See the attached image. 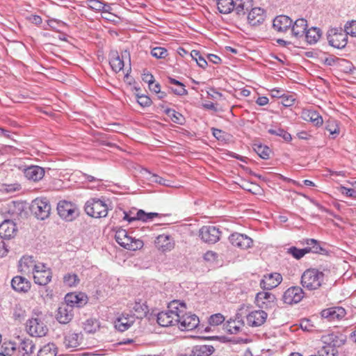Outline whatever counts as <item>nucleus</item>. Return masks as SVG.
Returning a JSON list of instances; mask_svg holds the SVG:
<instances>
[{
  "label": "nucleus",
  "mask_w": 356,
  "mask_h": 356,
  "mask_svg": "<svg viewBox=\"0 0 356 356\" xmlns=\"http://www.w3.org/2000/svg\"><path fill=\"white\" fill-rule=\"evenodd\" d=\"M46 315L38 310H33L31 317L26 323V331L33 337L46 336L49 328L45 321Z\"/></svg>",
  "instance_id": "nucleus-1"
},
{
  "label": "nucleus",
  "mask_w": 356,
  "mask_h": 356,
  "mask_svg": "<svg viewBox=\"0 0 356 356\" xmlns=\"http://www.w3.org/2000/svg\"><path fill=\"white\" fill-rule=\"evenodd\" d=\"M323 277V272L314 268L307 269L301 277V284L308 290H316L321 286Z\"/></svg>",
  "instance_id": "nucleus-2"
},
{
  "label": "nucleus",
  "mask_w": 356,
  "mask_h": 356,
  "mask_svg": "<svg viewBox=\"0 0 356 356\" xmlns=\"http://www.w3.org/2000/svg\"><path fill=\"white\" fill-rule=\"evenodd\" d=\"M86 213L93 218H104L108 214V207L107 204L99 198L88 200L84 207Z\"/></svg>",
  "instance_id": "nucleus-3"
},
{
  "label": "nucleus",
  "mask_w": 356,
  "mask_h": 356,
  "mask_svg": "<svg viewBox=\"0 0 356 356\" xmlns=\"http://www.w3.org/2000/svg\"><path fill=\"white\" fill-rule=\"evenodd\" d=\"M327 37L329 44L337 49L344 48L348 42V36L341 27L329 29Z\"/></svg>",
  "instance_id": "nucleus-4"
},
{
  "label": "nucleus",
  "mask_w": 356,
  "mask_h": 356,
  "mask_svg": "<svg viewBox=\"0 0 356 356\" xmlns=\"http://www.w3.org/2000/svg\"><path fill=\"white\" fill-rule=\"evenodd\" d=\"M31 210L38 219L44 220L49 216L51 205L46 197L36 198L31 203Z\"/></svg>",
  "instance_id": "nucleus-5"
},
{
  "label": "nucleus",
  "mask_w": 356,
  "mask_h": 356,
  "mask_svg": "<svg viewBox=\"0 0 356 356\" xmlns=\"http://www.w3.org/2000/svg\"><path fill=\"white\" fill-rule=\"evenodd\" d=\"M221 232L219 228L208 225L203 226L199 231V236L207 243L214 244L220 238Z\"/></svg>",
  "instance_id": "nucleus-6"
},
{
  "label": "nucleus",
  "mask_w": 356,
  "mask_h": 356,
  "mask_svg": "<svg viewBox=\"0 0 356 356\" xmlns=\"http://www.w3.org/2000/svg\"><path fill=\"white\" fill-rule=\"evenodd\" d=\"M57 210L58 215L66 220L71 221L77 216L78 211L74 204L65 200L58 203Z\"/></svg>",
  "instance_id": "nucleus-7"
},
{
  "label": "nucleus",
  "mask_w": 356,
  "mask_h": 356,
  "mask_svg": "<svg viewBox=\"0 0 356 356\" xmlns=\"http://www.w3.org/2000/svg\"><path fill=\"white\" fill-rule=\"evenodd\" d=\"M33 273L35 284L44 286L51 280V272L44 264H38Z\"/></svg>",
  "instance_id": "nucleus-8"
},
{
  "label": "nucleus",
  "mask_w": 356,
  "mask_h": 356,
  "mask_svg": "<svg viewBox=\"0 0 356 356\" xmlns=\"http://www.w3.org/2000/svg\"><path fill=\"white\" fill-rule=\"evenodd\" d=\"M199 323V318L195 314L189 313L183 314L177 321V324H179V327L182 331H189L196 328Z\"/></svg>",
  "instance_id": "nucleus-9"
},
{
  "label": "nucleus",
  "mask_w": 356,
  "mask_h": 356,
  "mask_svg": "<svg viewBox=\"0 0 356 356\" xmlns=\"http://www.w3.org/2000/svg\"><path fill=\"white\" fill-rule=\"evenodd\" d=\"M282 281V276L279 273H271L263 276L260 286L264 290H271L277 287Z\"/></svg>",
  "instance_id": "nucleus-10"
},
{
  "label": "nucleus",
  "mask_w": 356,
  "mask_h": 356,
  "mask_svg": "<svg viewBox=\"0 0 356 356\" xmlns=\"http://www.w3.org/2000/svg\"><path fill=\"white\" fill-rule=\"evenodd\" d=\"M304 297L303 290L300 286H291L283 294V301L286 304L291 305L300 302Z\"/></svg>",
  "instance_id": "nucleus-11"
},
{
  "label": "nucleus",
  "mask_w": 356,
  "mask_h": 356,
  "mask_svg": "<svg viewBox=\"0 0 356 356\" xmlns=\"http://www.w3.org/2000/svg\"><path fill=\"white\" fill-rule=\"evenodd\" d=\"M268 317V314L264 310H255L250 312L247 314V323L251 327H259L263 325Z\"/></svg>",
  "instance_id": "nucleus-12"
},
{
  "label": "nucleus",
  "mask_w": 356,
  "mask_h": 356,
  "mask_svg": "<svg viewBox=\"0 0 356 356\" xmlns=\"http://www.w3.org/2000/svg\"><path fill=\"white\" fill-rule=\"evenodd\" d=\"M229 239L232 245L243 250L252 247L253 243L250 237L237 232L231 234Z\"/></svg>",
  "instance_id": "nucleus-13"
},
{
  "label": "nucleus",
  "mask_w": 356,
  "mask_h": 356,
  "mask_svg": "<svg viewBox=\"0 0 356 356\" xmlns=\"http://www.w3.org/2000/svg\"><path fill=\"white\" fill-rule=\"evenodd\" d=\"M276 300L275 296L270 292L261 291L257 293L255 301L259 307L268 309L275 305Z\"/></svg>",
  "instance_id": "nucleus-14"
},
{
  "label": "nucleus",
  "mask_w": 356,
  "mask_h": 356,
  "mask_svg": "<svg viewBox=\"0 0 356 356\" xmlns=\"http://www.w3.org/2000/svg\"><path fill=\"white\" fill-rule=\"evenodd\" d=\"M321 316L327 319L328 321H339L345 317L346 310L341 307H333L323 309L321 312Z\"/></svg>",
  "instance_id": "nucleus-15"
},
{
  "label": "nucleus",
  "mask_w": 356,
  "mask_h": 356,
  "mask_svg": "<svg viewBox=\"0 0 356 356\" xmlns=\"http://www.w3.org/2000/svg\"><path fill=\"white\" fill-rule=\"evenodd\" d=\"M87 296L83 293H67L65 297V303L70 305L74 309V307H81L87 303Z\"/></svg>",
  "instance_id": "nucleus-16"
},
{
  "label": "nucleus",
  "mask_w": 356,
  "mask_h": 356,
  "mask_svg": "<svg viewBox=\"0 0 356 356\" xmlns=\"http://www.w3.org/2000/svg\"><path fill=\"white\" fill-rule=\"evenodd\" d=\"M135 320V315L122 314L115 321V327L120 332H124L134 324Z\"/></svg>",
  "instance_id": "nucleus-17"
},
{
  "label": "nucleus",
  "mask_w": 356,
  "mask_h": 356,
  "mask_svg": "<svg viewBox=\"0 0 356 356\" xmlns=\"http://www.w3.org/2000/svg\"><path fill=\"white\" fill-rule=\"evenodd\" d=\"M17 230L16 224L13 221L6 220L0 224V237L10 239L15 236Z\"/></svg>",
  "instance_id": "nucleus-18"
},
{
  "label": "nucleus",
  "mask_w": 356,
  "mask_h": 356,
  "mask_svg": "<svg viewBox=\"0 0 356 356\" xmlns=\"http://www.w3.org/2000/svg\"><path fill=\"white\" fill-rule=\"evenodd\" d=\"M73 309L70 305L61 304L57 311L56 319L62 324L68 323L73 318Z\"/></svg>",
  "instance_id": "nucleus-19"
},
{
  "label": "nucleus",
  "mask_w": 356,
  "mask_h": 356,
  "mask_svg": "<svg viewBox=\"0 0 356 356\" xmlns=\"http://www.w3.org/2000/svg\"><path fill=\"white\" fill-rule=\"evenodd\" d=\"M156 246L163 252L170 251L174 248L175 243L170 235H159L155 241Z\"/></svg>",
  "instance_id": "nucleus-20"
},
{
  "label": "nucleus",
  "mask_w": 356,
  "mask_h": 356,
  "mask_svg": "<svg viewBox=\"0 0 356 356\" xmlns=\"http://www.w3.org/2000/svg\"><path fill=\"white\" fill-rule=\"evenodd\" d=\"M24 174L28 179L38 181L44 177V170L38 165H31L24 169Z\"/></svg>",
  "instance_id": "nucleus-21"
},
{
  "label": "nucleus",
  "mask_w": 356,
  "mask_h": 356,
  "mask_svg": "<svg viewBox=\"0 0 356 356\" xmlns=\"http://www.w3.org/2000/svg\"><path fill=\"white\" fill-rule=\"evenodd\" d=\"M264 10L261 8H252L248 15V23L251 26H257L264 21Z\"/></svg>",
  "instance_id": "nucleus-22"
},
{
  "label": "nucleus",
  "mask_w": 356,
  "mask_h": 356,
  "mask_svg": "<svg viewBox=\"0 0 356 356\" xmlns=\"http://www.w3.org/2000/svg\"><path fill=\"white\" fill-rule=\"evenodd\" d=\"M293 20L286 15H279L273 20V28L280 32L287 31L292 25Z\"/></svg>",
  "instance_id": "nucleus-23"
},
{
  "label": "nucleus",
  "mask_w": 356,
  "mask_h": 356,
  "mask_svg": "<svg viewBox=\"0 0 356 356\" xmlns=\"http://www.w3.org/2000/svg\"><path fill=\"white\" fill-rule=\"evenodd\" d=\"M11 286L15 291L26 293L31 288V282L22 276H15L11 281Z\"/></svg>",
  "instance_id": "nucleus-24"
},
{
  "label": "nucleus",
  "mask_w": 356,
  "mask_h": 356,
  "mask_svg": "<svg viewBox=\"0 0 356 356\" xmlns=\"http://www.w3.org/2000/svg\"><path fill=\"white\" fill-rule=\"evenodd\" d=\"M120 246L129 250H136L143 247V242L129 234L122 241L118 243Z\"/></svg>",
  "instance_id": "nucleus-25"
},
{
  "label": "nucleus",
  "mask_w": 356,
  "mask_h": 356,
  "mask_svg": "<svg viewBox=\"0 0 356 356\" xmlns=\"http://www.w3.org/2000/svg\"><path fill=\"white\" fill-rule=\"evenodd\" d=\"M186 304L179 300H173L168 304V312L172 316H175L176 321H179L180 316L185 312Z\"/></svg>",
  "instance_id": "nucleus-26"
},
{
  "label": "nucleus",
  "mask_w": 356,
  "mask_h": 356,
  "mask_svg": "<svg viewBox=\"0 0 356 356\" xmlns=\"http://www.w3.org/2000/svg\"><path fill=\"white\" fill-rule=\"evenodd\" d=\"M321 341L323 343V346H332V347H339L345 343L346 339L339 337L334 333L323 335Z\"/></svg>",
  "instance_id": "nucleus-27"
},
{
  "label": "nucleus",
  "mask_w": 356,
  "mask_h": 356,
  "mask_svg": "<svg viewBox=\"0 0 356 356\" xmlns=\"http://www.w3.org/2000/svg\"><path fill=\"white\" fill-rule=\"evenodd\" d=\"M124 57H129V60L130 61V55L127 50L122 52L121 57L118 54H116L115 56L110 59L109 63L114 72H118L123 69L124 65L123 59Z\"/></svg>",
  "instance_id": "nucleus-28"
},
{
  "label": "nucleus",
  "mask_w": 356,
  "mask_h": 356,
  "mask_svg": "<svg viewBox=\"0 0 356 356\" xmlns=\"http://www.w3.org/2000/svg\"><path fill=\"white\" fill-rule=\"evenodd\" d=\"M38 264L32 256H24L19 261V268L20 271L24 273H29L31 270L33 273Z\"/></svg>",
  "instance_id": "nucleus-29"
},
{
  "label": "nucleus",
  "mask_w": 356,
  "mask_h": 356,
  "mask_svg": "<svg viewBox=\"0 0 356 356\" xmlns=\"http://www.w3.org/2000/svg\"><path fill=\"white\" fill-rule=\"evenodd\" d=\"M175 316H172L168 311L159 312L157 315V323L162 327L175 325L177 323Z\"/></svg>",
  "instance_id": "nucleus-30"
},
{
  "label": "nucleus",
  "mask_w": 356,
  "mask_h": 356,
  "mask_svg": "<svg viewBox=\"0 0 356 356\" xmlns=\"http://www.w3.org/2000/svg\"><path fill=\"white\" fill-rule=\"evenodd\" d=\"M302 118L306 121L312 122L315 126H321L323 120L320 114L314 110H305L302 113Z\"/></svg>",
  "instance_id": "nucleus-31"
},
{
  "label": "nucleus",
  "mask_w": 356,
  "mask_h": 356,
  "mask_svg": "<svg viewBox=\"0 0 356 356\" xmlns=\"http://www.w3.org/2000/svg\"><path fill=\"white\" fill-rule=\"evenodd\" d=\"M82 339V334L70 332L65 336L64 344L67 348H76L81 344Z\"/></svg>",
  "instance_id": "nucleus-32"
},
{
  "label": "nucleus",
  "mask_w": 356,
  "mask_h": 356,
  "mask_svg": "<svg viewBox=\"0 0 356 356\" xmlns=\"http://www.w3.org/2000/svg\"><path fill=\"white\" fill-rule=\"evenodd\" d=\"M35 350V345L33 340L29 338H25L21 340L18 346L19 352L23 353L22 356L31 355Z\"/></svg>",
  "instance_id": "nucleus-33"
},
{
  "label": "nucleus",
  "mask_w": 356,
  "mask_h": 356,
  "mask_svg": "<svg viewBox=\"0 0 356 356\" xmlns=\"http://www.w3.org/2000/svg\"><path fill=\"white\" fill-rule=\"evenodd\" d=\"M291 27L292 33L294 36L297 38L302 37L307 31V23L305 19L300 18L296 19L293 23V26Z\"/></svg>",
  "instance_id": "nucleus-34"
},
{
  "label": "nucleus",
  "mask_w": 356,
  "mask_h": 356,
  "mask_svg": "<svg viewBox=\"0 0 356 356\" xmlns=\"http://www.w3.org/2000/svg\"><path fill=\"white\" fill-rule=\"evenodd\" d=\"M215 349L211 345H197L193 348L191 355L193 356H210Z\"/></svg>",
  "instance_id": "nucleus-35"
},
{
  "label": "nucleus",
  "mask_w": 356,
  "mask_h": 356,
  "mask_svg": "<svg viewBox=\"0 0 356 356\" xmlns=\"http://www.w3.org/2000/svg\"><path fill=\"white\" fill-rule=\"evenodd\" d=\"M236 4L235 10L238 15H244L253 6L252 0H236Z\"/></svg>",
  "instance_id": "nucleus-36"
},
{
  "label": "nucleus",
  "mask_w": 356,
  "mask_h": 356,
  "mask_svg": "<svg viewBox=\"0 0 356 356\" xmlns=\"http://www.w3.org/2000/svg\"><path fill=\"white\" fill-rule=\"evenodd\" d=\"M233 0H218V9L220 13L228 14L234 9Z\"/></svg>",
  "instance_id": "nucleus-37"
},
{
  "label": "nucleus",
  "mask_w": 356,
  "mask_h": 356,
  "mask_svg": "<svg viewBox=\"0 0 356 356\" xmlns=\"http://www.w3.org/2000/svg\"><path fill=\"white\" fill-rule=\"evenodd\" d=\"M307 41L309 44L316 43L321 36V32L319 29L316 27H312L307 29L305 33Z\"/></svg>",
  "instance_id": "nucleus-38"
},
{
  "label": "nucleus",
  "mask_w": 356,
  "mask_h": 356,
  "mask_svg": "<svg viewBox=\"0 0 356 356\" xmlns=\"http://www.w3.org/2000/svg\"><path fill=\"white\" fill-rule=\"evenodd\" d=\"M325 129L329 131L332 138H335L340 133L338 122L334 119H330L326 121Z\"/></svg>",
  "instance_id": "nucleus-39"
},
{
  "label": "nucleus",
  "mask_w": 356,
  "mask_h": 356,
  "mask_svg": "<svg viewBox=\"0 0 356 356\" xmlns=\"http://www.w3.org/2000/svg\"><path fill=\"white\" fill-rule=\"evenodd\" d=\"M248 309H250V307L248 305H243L240 307V308L238 309L234 319H232L233 321H235L238 323V325H245V322L243 321V316H247V314L248 312Z\"/></svg>",
  "instance_id": "nucleus-40"
},
{
  "label": "nucleus",
  "mask_w": 356,
  "mask_h": 356,
  "mask_svg": "<svg viewBox=\"0 0 356 356\" xmlns=\"http://www.w3.org/2000/svg\"><path fill=\"white\" fill-rule=\"evenodd\" d=\"M224 326L225 330L231 334H238L244 327L243 325H238L237 323L232 321V318H230L229 321H227Z\"/></svg>",
  "instance_id": "nucleus-41"
},
{
  "label": "nucleus",
  "mask_w": 356,
  "mask_h": 356,
  "mask_svg": "<svg viewBox=\"0 0 356 356\" xmlns=\"http://www.w3.org/2000/svg\"><path fill=\"white\" fill-rule=\"evenodd\" d=\"M133 310L135 312L138 318H142L148 313L147 306L140 302H136L133 306Z\"/></svg>",
  "instance_id": "nucleus-42"
},
{
  "label": "nucleus",
  "mask_w": 356,
  "mask_h": 356,
  "mask_svg": "<svg viewBox=\"0 0 356 356\" xmlns=\"http://www.w3.org/2000/svg\"><path fill=\"white\" fill-rule=\"evenodd\" d=\"M165 113L171 118L173 122L179 124H184L185 120L184 116L174 109L167 108L165 110Z\"/></svg>",
  "instance_id": "nucleus-43"
},
{
  "label": "nucleus",
  "mask_w": 356,
  "mask_h": 356,
  "mask_svg": "<svg viewBox=\"0 0 356 356\" xmlns=\"http://www.w3.org/2000/svg\"><path fill=\"white\" fill-rule=\"evenodd\" d=\"M99 328V322L95 319H88L83 324V330L87 333H95Z\"/></svg>",
  "instance_id": "nucleus-44"
},
{
  "label": "nucleus",
  "mask_w": 356,
  "mask_h": 356,
  "mask_svg": "<svg viewBox=\"0 0 356 356\" xmlns=\"http://www.w3.org/2000/svg\"><path fill=\"white\" fill-rule=\"evenodd\" d=\"M254 150L263 159H268L270 156V149L266 145L254 144Z\"/></svg>",
  "instance_id": "nucleus-45"
},
{
  "label": "nucleus",
  "mask_w": 356,
  "mask_h": 356,
  "mask_svg": "<svg viewBox=\"0 0 356 356\" xmlns=\"http://www.w3.org/2000/svg\"><path fill=\"white\" fill-rule=\"evenodd\" d=\"M80 282L77 275L74 273H67L63 277V282L65 286L70 287L76 286Z\"/></svg>",
  "instance_id": "nucleus-46"
},
{
  "label": "nucleus",
  "mask_w": 356,
  "mask_h": 356,
  "mask_svg": "<svg viewBox=\"0 0 356 356\" xmlns=\"http://www.w3.org/2000/svg\"><path fill=\"white\" fill-rule=\"evenodd\" d=\"M268 132L271 135L282 137L286 142H289L292 139L291 134L282 128L269 129Z\"/></svg>",
  "instance_id": "nucleus-47"
},
{
  "label": "nucleus",
  "mask_w": 356,
  "mask_h": 356,
  "mask_svg": "<svg viewBox=\"0 0 356 356\" xmlns=\"http://www.w3.org/2000/svg\"><path fill=\"white\" fill-rule=\"evenodd\" d=\"M308 252H309V250L306 249V248L298 249L292 246L287 249V253L291 254L296 259H301Z\"/></svg>",
  "instance_id": "nucleus-48"
},
{
  "label": "nucleus",
  "mask_w": 356,
  "mask_h": 356,
  "mask_svg": "<svg viewBox=\"0 0 356 356\" xmlns=\"http://www.w3.org/2000/svg\"><path fill=\"white\" fill-rule=\"evenodd\" d=\"M159 216V214L158 213H145L143 210L141 209L138 210L136 213V218H138V220H142L144 222H147Z\"/></svg>",
  "instance_id": "nucleus-49"
},
{
  "label": "nucleus",
  "mask_w": 356,
  "mask_h": 356,
  "mask_svg": "<svg viewBox=\"0 0 356 356\" xmlns=\"http://www.w3.org/2000/svg\"><path fill=\"white\" fill-rule=\"evenodd\" d=\"M318 356H337V348L323 346L318 352Z\"/></svg>",
  "instance_id": "nucleus-50"
},
{
  "label": "nucleus",
  "mask_w": 356,
  "mask_h": 356,
  "mask_svg": "<svg viewBox=\"0 0 356 356\" xmlns=\"http://www.w3.org/2000/svg\"><path fill=\"white\" fill-rule=\"evenodd\" d=\"M191 56L193 59L195 60L197 65L202 67L205 68L207 66V62L204 57L202 56L200 52L197 50H193L191 52Z\"/></svg>",
  "instance_id": "nucleus-51"
},
{
  "label": "nucleus",
  "mask_w": 356,
  "mask_h": 356,
  "mask_svg": "<svg viewBox=\"0 0 356 356\" xmlns=\"http://www.w3.org/2000/svg\"><path fill=\"white\" fill-rule=\"evenodd\" d=\"M21 188L20 184H3L0 186V191L3 193H10L19 191Z\"/></svg>",
  "instance_id": "nucleus-52"
},
{
  "label": "nucleus",
  "mask_w": 356,
  "mask_h": 356,
  "mask_svg": "<svg viewBox=\"0 0 356 356\" xmlns=\"http://www.w3.org/2000/svg\"><path fill=\"white\" fill-rule=\"evenodd\" d=\"M26 316L25 310L19 305H16L13 309V316L15 320L21 322Z\"/></svg>",
  "instance_id": "nucleus-53"
},
{
  "label": "nucleus",
  "mask_w": 356,
  "mask_h": 356,
  "mask_svg": "<svg viewBox=\"0 0 356 356\" xmlns=\"http://www.w3.org/2000/svg\"><path fill=\"white\" fill-rule=\"evenodd\" d=\"M344 32L346 33V35H350L353 37H356V21L353 20L350 22H348L343 29Z\"/></svg>",
  "instance_id": "nucleus-54"
},
{
  "label": "nucleus",
  "mask_w": 356,
  "mask_h": 356,
  "mask_svg": "<svg viewBox=\"0 0 356 356\" xmlns=\"http://www.w3.org/2000/svg\"><path fill=\"white\" fill-rule=\"evenodd\" d=\"M151 55L156 58H164L168 56V51L163 47H156L152 49Z\"/></svg>",
  "instance_id": "nucleus-55"
},
{
  "label": "nucleus",
  "mask_w": 356,
  "mask_h": 356,
  "mask_svg": "<svg viewBox=\"0 0 356 356\" xmlns=\"http://www.w3.org/2000/svg\"><path fill=\"white\" fill-rule=\"evenodd\" d=\"M225 320V316L222 314L218 313L210 316L209 323L211 325L216 326L223 323Z\"/></svg>",
  "instance_id": "nucleus-56"
},
{
  "label": "nucleus",
  "mask_w": 356,
  "mask_h": 356,
  "mask_svg": "<svg viewBox=\"0 0 356 356\" xmlns=\"http://www.w3.org/2000/svg\"><path fill=\"white\" fill-rule=\"evenodd\" d=\"M148 177H147V179H149L150 181L154 183H157L163 186H168V184L166 183L168 181L163 177H161L160 176L153 174L149 171H147Z\"/></svg>",
  "instance_id": "nucleus-57"
},
{
  "label": "nucleus",
  "mask_w": 356,
  "mask_h": 356,
  "mask_svg": "<svg viewBox=\"0 0 356 356\" xmlns=\"http://www.w3.org/2000/svg\"><path fill=\"white\" fill-rule=\"evenodd\" d=\"M17 350H18V347H17L16 343L10 341L4 343V352L3 353H5L6 356H11Z\"/></svg>",
  "instance_id": "nucleus-58"
},
{
  "label": "nucleus",
  "mask_w": 356,
  "mask_h": 356,
  "mask_svg": "<svg viewBox=\"0 0 356 356\" xmlns=\"http://www.w3.org/2000/svg\"><path fill=\"white\" fill-rule=\"evenodd\" d=\"M136 97H137V102L143 107H146V106H149L151 105L152 100L149 97H147L145 95H140V94H137Z\"/></svg>",
  "instance_id": "nucleus-59"
},
{
  "label": "nucleus",
  "mask_w": 356,
  "mask_h": 356,
  "mask_svg": "<svg viewBox=\"0 0 356 356\" xmlns=\"http://www.w3.org/2000/svg\"><path fill=\"white\" fill-rule=\"evenodd\" d=\"M338 190L341 194L345 195L347 197L356 198V191L355 189L341 186L339 187Z\"/></svg>",
  "instance_id": "nucleus-60"
},
{
  "label": "nucleus",
  "mask_w": 356,
  "mask_h": 356,
  "mask_svg": "<svg viewBox=\"0 0 356 356\" xmlns=\"http://www.w3.org/2000/svg\"><path fill=\"white\" fill-rule=\"evenodd\" d=\"M38 356H56V353L50 345H47L38 351Z\"/></svg>",
  "instance_id": "nucleus-61"
},
{
  "label": "nucleus",
  "mask_w": 356,
  "mask_h": 356,
  "mask_svg": "<svg viewBox=\"0 0 356 356\" xmlns=\"http://www.w3.org/2000/svg\"><path fill=\"white\" fill-rule=\"evenodd\" d=\"M282 103L284 106H291L294 104L295 98L293 95H283L281 97Z\"/></svg>",
  "instance_id": "nucleus-62"
},
{
  "label": "nucleus",
  "mask_w": 356,
  "mask_h": 356,
  "mask_svg": "<svg viewBox=\"0 0 356 356\" xmlns=\"http://www.w3.org/2000/svg\"><path fill=\"white\" fill-rule=\"evenodd\" d=\"M88 5L92 10L99 11L104 8L103 2L99 0H88Z\"/></svg>",
  "instance_id": "nucleus-63"
},
{
  "label": "nucleus",
  "mask_w": 356,
  "mask_h": 356,
  "mask_svg": "<svg viewBox=\"0 0 356 356\" xmlns=\"http://www.w3.org/2000/svg\"><path fill=\"white\" fill-rule=\"evenodd\" d=\"M128 235H129V234L126 229H121V228L118 229L115 232V238L116 242L118 243L120 241V242L122 241Z\"/></svg>",
  "instance_id": "nucleus-64"
}]
</instances>
